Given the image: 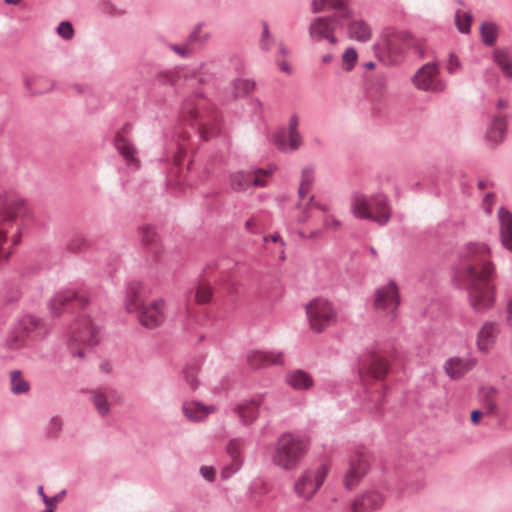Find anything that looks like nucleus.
<instances>
[{"label": "nucleus", "mask_w": 512, "mask_h": 512, "mask_svg": "<svg viewBox=\"0 0 512 512\" xmlns=\"http://www.w3.org/2000/svg\"><path fill=\"white\" fill-rule=\"evenodd\" d=\"M326 10H333L331 15H338L339 18L349 20L353 17V11L348 0H312L311 12L317 14Z\"/></svg>", "instance_id": "nucleus-17"}, {"label": "nucleus", "mask_w": 512, "mask_h": 512, "mask_svg": "<svg viewBox=\"0 0 512 512\" xmlns=\"http://www.w3.org/2000/svg\"><path fill=\"white\" fill-rule=\"evenodd\" d=\"M215 410L216 407L214 405H204L194 401L184 402L182 405L183 414L187 419L193 422L203 421Z\"/></svg>", "instance_id": "nucleus-27"}, {"label": "nucleus", "mask_w": 512, "mask_h": 512, "mask_svg": "<svg viewBox=\"0 0 512 512\" xmlns=\"http://www.w3.org/2000/svg\"><path fill=\"white\" fill-rule=\"evenodd\" d=\"M87 303V299L83 294L76 292L73 289H66L58 292L49 303L51 312L58 316L62 310L69 306L83 307Z\"/></svg>", "instance_id": "nucleus-16"}, {"label": "nucleus", "mask_w": 512, "mask_h": 512, "mask_svg": "<svg viewBox=\"0 0 512 512\" xmlns=\"http://www.w3.org/2000/svg\"><path fill=\"white\" fill-rule=\"evenodd\" d=\"M350 209L356 218L371 220L380 226H385L391 217L388 198L383 193L368 196L354 192L351 196Z\"/></svg>", "instance_id": "nucleus-5"}, {"label": "nucleus", "mask_w": 512, "mask_h": 512, "mask_svg": "<svg viewBox=\"0 0 512 512\" xmlns=\"http://www.w3.org/2000/svg\"><path fill=\"white\" fill-rule=\"evenodd\" d=\"M481 415H482V413L480 410H473L471 412V422L473 424H478L480 421Z\"/></svg>", "instance_id": "nucleus-55"}, {"label": "nucleus", "mask_w": 512, "mask_h": 512, "mask_svg": "<svg viewBox=\"0 0 512 512\" xmlns=\"http://www.w3.org/2000/svg\"><path fill=\"white\" fill-rule=\"evenodd\" d=\"M278 54L281 55V56H286L287 55V49H286V47L284 46L283 43H279V45H278Z\"/></svg>", "instance_id": "nucleus-63"}, {"label": "nucleus", "mask_w": 512, "mask_h": 512, "mask_svg": "<svg viewBox=\"0 0 512 512\" xmlns=\"http://www.w3.org/2000/svg\"><path fill=\"white\" fill-rule=\"evenodd\" d=\"M142 241L149 247L156 242V232L153 227H145L142 231Z\"/></svg>", "instance_id": "nucleus-49"}, {"label": "nucleus", "mask_w": 512, "mask_h": 512, "mask_svg": "<svg viewBox=\"0 0 512 512\" xmlns=\"http://www.w3.org/2000/svg\"><path fill=\"white\" fill-rule=\"evenodd\" d=\"M216 132H214V130H208V128H205L202 132H201V137L203 138V140H207L209 139L210 137H212L213 135H215Z\"/></svg>", "instance_id": "nucleus-57"}, {"label": "nucleus", "mask_w": 512, "mask_h": 512, "mask_svg": "<svg viewBox=\"0 0 512 512\" xmlns=\"http://www.w3.org/2000/svg\"><path fill=\"white\" fill-rule=\"evenodd\" d=\"M314 179H315L314 168L311 166L305 167L301 173L300 185L307 187V188H311V186L314 182Z\"/></svg>", "instance_id": "nucleus-44"}, {"label": "nucleus", "mask_w": 512, "mask_h": 512, "mask_svg": "<svg viewBox=\"0 0 512 512\" xmlns=\"http://www.w3.org/2000/svg\"><path fill=\"white\" fill-rule=\"evenodd\" d=\"M369 469L368 457L363 452H356L349 458V467L345 473L344 485L348 490H352L361 479L366 475Z\"/></svg>", "instance_id": "nucleus-15"}, {"label": "nucleus", "mask_w": 512, "mask_h": 512, "mask_svg": "<svg viewBox=\"0 0 512 512\" xmlns=\"http://www.w3.org/2000/svg\"><path fill=\"white\" fill-rule=\"evenodd\" d=\"M212 292L210 287L206 285H200L196 291V300L198 303H206L211 299Z\"/></svg>", "instance_id": "nucleus-47"}, {"label": "nucleus", "mask_w": 512, "mask_h": 512, "mask_svg": "<svg viewBox=\"0 0 512 512\" xmlns=\"http://www.w3.org/2000/svg\"><path fill=\"white\" fill-rule=\"evenodd\" d=\"M21 323L24 326V330L26 332H31L39 326L40 320L35 316L26 315L22 318Z\"/></svg>", "instance_id": "nucleus-48"}, {"label": "nucleus", "mask_w": 512, "mask_h": 512, "mask_svg": "<svg viewBox=\"0 0 512 512\" xmlns=\"http://www.w3.org/2000/svg\"><path fill=\"white\" fill-rule=\"evenodd\" d=\"M460 68V61L458 57L454 54H450L448 64H447V71L451 74L456 73L458 69Z\"/></svg>", "instance_id": "nucleus-52"}, {"label": "nucleus", "mask_w": 512, "mask_h": 512, "mask_svg": "<svg viewBox=\"0 0 512 512\" xmlns=\"http://www.w3.org/2000/svg\"><path fill=\"white\" fill-rule=\"evenodd\" d=\"M286 382L294 390H307L314 384L313 378L304 370L296 369L286 374Z\"/></svg>", "instance_id": "nucleus-29"}, {"label": "nucleus", "mask_w": 512, "mask_h": 512, "mask_svg": "<svg viewBox=\"0 0 512 512\" xmlns=\"http://www.w3.org/2000/svg\"><path fill=\"white\" fill-rule=\"evenodd\" d=\"M279 67L282 71L286 72V73H290L291 72V68L289 66V64L287 62H282L279 64Z\"/></svg>", "instance_id": "nucleus-62"}, {"label": "nucleus", "mask_w": 512, "mask_h": 512, "mask_svg": "<svg viewBox=\"0 0 512 512\" xmlns=\"http://www.w3.org/2000/svg\"><path fill=\"white\" fill-rule=\"evenodd\" d=\"M306 314L310 328L321 333L337 320V313L330 301L324 298H316L306 305Z\"/></svg>", "instance_id": "nucleus-8"}, {"label": "nucleus", "mask_w": 512, "mask_h": 512, "mask_svg": "<svg viewBox=\"0 0 512 512\" xmlns=\"http://www.w3.org/2000/svg\"><path fill=\"white\" fill-rule=\"evenodd\" d=\"M343 63L345 65V69L347 71H350L354 68L358 55L356 50L353 47H350L346 49V51L343 54Z\"/></svg>", "instance_id": "nucleus-40"}, {"label": "nucleus", "mask_w": 512, "mask_h": 512, "mask_svg": "<svg viewBox=\"0 0 512 512\" xmlns=\"http://www.w3.org/2000/svg\"><path fill=\"white\" fill-rule=\"evenodd\" d=\"M347 25L348 37L352 40L366 43L372 37V29L370 25L363 19H352L345 22Z\"/></svg>", "instance_id": "nucleus-25"}, {"label": "nucleus", "mask_w": 512, "mask_h": 512, "mask_svg": "<svg viewBox=\"0 0 512 512\" xmlns=\"http://www.w3.org/2000/svg\"><path fill=\"white\" fill-rule=\"evenodd\" d=\"M483 78L486 84L491 87H497L499 83V76L494 68H486L483 72Z\"/></svg>", "instance_id": "nucleus-45"}, {"label": "nucleus", "mask_w": 512, "mask_h": 512, "mask_svg": "<svg viewBox=\"0 0 512 512\" xmlns=\"http://www.w3.org/2000/svg\"><path fill=\"white\" fill-rule=\"evenodd\" d=\"M493 62L501 69L504 76L512 80V55L508 48H496L492 53Z\"/></svg>", "instance_id": "nucleus-30"}, {"label": "nucleus", "mask_w": 512, "mask_h": 512, "mask_svg": "<svg viewBox=\"0 0 512 512\" xmlns=\"http://www.w3.org/2000/svg\"><path fill=\"white\" fill-rule=\"evenodd\" d=\"M308 452V441L299 434L283 433L274 445L272 463L283 469H295Z\"/></svg>", "instance_id": "nucleus-4"}, {"label": "nucleus", "mask_w": 512, "mask_h": 512, "mask_svg": "<svg viewBox=\"0 0 512 512\" xmlns=\"http://www.w3.org/2000/svg\"><path fill=\"white\" fill-rule=\"evenodd\" d=\"M341 226V222L333 216H326L323 220V227L326 230L337 231Z\"/></svg>", "instance_id": "nucleus-51"}, {"label": "nucleus", "mask_w": 512, "mask_h": 512, "mask_svg": "<svg viewBox=\"0 0 512 512\" xmlns=\"http://www.w3.org/2000/svg\"><path fill=\"white\" fill-rule=\"evenodd\" d=\"M265 394L257 395L254 398L244 401L234 408L244 425L252 424L259 415V406L263 403Z\"/></svg>", "instance_id": "nucleus-20"}, {"label": "nucleus", "mask_w": 512, "mask_h": 512, "mask_svg": "<svg viewBox=\"0 0 512 512\" xmlns=\"http://www.w3.org/2000/svg\"><path fill=\"white\" fill-rule=\"evenodd\" d=\"M182 117L186 118V114L191 117V119L196 120L198 117V112L195 108L188 105V103H184L182 107Z\"/></svg>", "instance_id": "nucleus-53"}, {"label": "nucleus", "mask_w": 512, "mask_h": 512, "mask_svg": "<svg viewBox=\"0 0 512 512\" xmlns=\"http://www.w3.org/2000/svg\"><path fill=\"white\" fill-rule=\"evenodd\" d=\"M498 334V324L493 321H486L477 333L476 345L478 350L486 353L492 349Z\"/></svg>", "instance_id": "nucleus-22"}, {"label": "nucleus", "mask_w": 512, "mask_h": 512, "mask_svg": "<svg viewBox=\"0 0 512 512\" xmlns=\"http://www.w3.org/2000/svg\"><path fill=\"white\" fill-rule=\"evenodd\" d=\"M475 360L472 358L452 357L444 363V371L451 379H459L473 369Z\"/></svg>", "instance_id": "nucleus-24"}, {"label": "nucleus", "mask_w": 512, "mask_h": 512, "mask_svg": "<svg viewBox=\"0 0 512 512\" xmlns=\"http://www.w3.org/2000/svg\"><path fill=\"white\" fill-rule=\"evenodd\" d=\"M142 284L138 281H131L126 287L125 308L127 312L137 313L139 323L148 329L159 326L165 319L164 301L155 300L147 305L141 302Z\"/></svg>", "instance_id": "nucleus-3"}, {"label": "nucleus", "mask_w": 512, "mask_h": 512, "mask_svg": "<svg viewBox=\"0 0 512 512\" xmlns=\"http://www.w3.org/2000/svg\"><path fill=\"white\" fill-rule=\"evenodd\" d=\"M384 501L382 493L377 489L365 491L362 495L355 498L350 512H364L378 509Z\"/></svg>", "instance_id": "nucleus-19"}, {"label": "nucleus", "mask_w": 512, "mask_h": 512, "mask_svg": "<svg viewBox=\"0 0 512 512\" xmlns=\"http://www.w3.org/2000/svg\"><path fill=\"white\" fill-rule=\"evenodd\" d=\"M309 219V215L307 213V209L304 208V210L302 211V213L298 216L297 218V221L299 223H305L307 220Z\"/></svg>", "instance_id": "nucleus-58"}, {"label": "nucleus", "mask_w": 512, "mask_h": 512, "mask_svg": "<svg viewBox=\"0 0 512 512\" xmlns=\"http://www.w3.org/2000/svg\"><path fill=\"white\" fill-rule=\"evenodd\" d=\"M506 130V117L502 115L494 116L489 123L485 133L486 142H488L491 146H497L501 144L505 139Z\"/></svg>", "instance_id": "nucleus-23"}, {"label": "nucleus", "mask_w": 512, "mask_h": 512, "mask_svg": "<svg viewBox=\"0 0 512 512\" xmlns=\"http://www.w3.org/2000/svg\"><path fill=\"white\" fill-rule=\"evenodd\" d=\"M298 127H299V118H298L297 114H293V115H291V117L289 119L288 132H299Z\"/></svg>", "instance_id": "nucleus-54"}, {"label": "nucleus", "mask_w": 512, "mask_h": 512, "mask_svg": "<svg viewBox=\"0 0 512 512\" xmlns=\"http://www.w3.org/2000/svg\"><path fill=\"white\" fill-rule=\"evenodd\" d=\"M315 203H317V202L315 201V197H314L313 195H311V196L309 197V201L307 202V204H306V207H305V208H306V209H308V208H310V207H314V208H315Z\"/></svg>", "instance_id": "nucleus-64"}, {"label": "nucleus", "mask_w": 512, "mask_h": 512, "mask_svg": "<svg viewBox=\"0 0 512 512\" xmlns=\"http://www.w3.org/2000/svg\"><path fill=\"white\" fill-rule=\"evenodd\" d=\"M509 103L505 99H499L496 103L497 109H506L508 107Z\"/></svg>", "instance_id": "nucleus-60"}, {"label": "nucleus", "mask_w": 512, "mask_h": 512, "mask_svg": "<svg viewBox=\"0 0 512 512\" xmlns=\"http://www.w3.org/2000/svg\"><path fill=\"white\" fill-rule=\"evenodd\" d=\"M309 190L310 188L304 187L302 185L299 186L298 195L301 200L304 199L305 195L308 193Z\"/></svg>", "instance_id": "nucleus-59"}, {"label": "nucleus", "mask_w": 512, "mask_h": 512, "mask_svg": "<svg viewBox=\"0 0 512 512\" xmlns=\"http://www.w3.org/2000/svg\"><path fill=\"white\" fill-rule=\"evenodd\" d=\"M486 407L489 413L493 414L496 411V404L492 401H487Z\"/></svg>", "instance_id": "nucleus-61"}, {"label": "nucleus", "mask_w": 512, "mask_h": 512, "mask_svg": "<svg viewBox=\"0 0 512 512\" xmlns=\"http://www.w3.org/2000/svg\"><path fill=\"white\" fill-rule=\"evenodd\" d=\"M500 226V240L502 245L512 252V213L505 207H500L497 212Z\"/></svg>", "instance_id": "nucleus-26"}, {"label": "nucleus", "mask_w": 512, "mask_h": 512, "mask_svg": "<svg viewBox=\"0 0 512 512\" xmlns=\"http://www.w3.org/2000/svg\"><path fill=\"white\" fill-rule=\"evenodd\" d=\"M92 401L101 416H107L110 412V405L107 396L101 391L92 392Z\"/></svg>", "instance_id": "nucleus-36"}, {"label": "nucleus", "mask_w": 512, "mask_h": 512, "mask_svg": "<svg viewBox=\"0 0 512 512\" xmlns=\"http://www.w3.org/2000/svg\"><path fill=\"white\" fill-rule=\"evenodd\" d=\"M273 171L274 168L234 172L230 175L231 187L237 191H245L251 186L264 187L266 186V180L263 176H269Z\"/></svg>", "instance_id": "nucleus-14"}, {"label": "nucleus", "mask_w": 512, "mask_h": 512, "mask_svg": "<svg viewBox=\"0 0 512 512\" xmlns=\"http://www.w3.org/2000/svg\"><path fill=\"white\" fill-rule=\"evenodd\" d=\"M198 369H199L198 365L193 364L192 366L187 367L183 371L185 381L190 386V388L193 390L196 389L199 384L198 378H197Z\"/></svg>", "instance_id": "nucleus-39"}, {"label": "nucleus", "mask_w": 512, "mask_h": 512, "mask_svg": "<svg viewBox=\"0 0 512 512\" xmlns=\"http://www.w3.org/2000/svg\"><path fill=\"white\" fill-rule=\"evenodd\" d=\"M388 371V365L382 356L373 354L369 359V363L359 369V377L364 385L367 378L382 379Z\"/></svg>", "instance_id": "nucleus-21"}, {"label": "nucleus", "mask_w": 512, "mask_h": 512, "mask_svg": "<svg viewBox=\"0 0 512 512\" xmlns=\"http://www.w3.org/2000/svg\"><path fill=\"white\" fill-rule=\"evenodd\" d=\"M399 305L400 296L395 281L390 280L387 284L376 289L374 308L378 314L386 316L389 321H394L398 316Z\"/></svg>", "instance_id": "nucleus-10"}, {"label": "nucleus", "mask_w": 512, "mask_h": 512, "mask_svg": "<svg viewBox=\"0 0 512 512\" xmlns=\"http://www.w3.org/2000/svg\"><path fill=\"white\" fill-rule=\"evenodd\" d=\"M255 82L251 79H237L235 81V89L238 94H248L253 91Z\"/></svg>", "instance_id": "nucleus-41"}, {"label": "nucleus", "mask_w": 512, "mask_h": 512, "mask_svg": "<svg viewBox=\"0 0 512 512\" xmlns=\"http://www.w3.org/2000/svg\"><path fill=\"white\" fill-rule=\"evenodd\" d=\"M248 444L249 441L245 438H233L229 440L226 445V453L230 458V462L221 469L220 476L223 480L230 479L242 468L244 463V451Z\"/></svg>", "instance_id": "nucleus-13"}, {"label": "nucleus", "mask_w": 512, "mask_h": 512, "mask_svg": "<svg viewBox=\"0 0 512 512\" xmlns=\"http://www.w3.org/2000/svg\"><path fill=\"white\" fill-rule=\"evenodd\" d=\"M10 390L13 394L19 395L29 391L30 385L23 378L20 370H12L10 372Z\"/></svg>", "instance_id": "nucleus-33"}, {"label": "nucleus", "mask_w": 512, "mask_h": 512, "mask_svg": "<svg viewBox=\"0 0 512 512\" xmlns=\"http://www.w3.org/2000/svg\"><path fill=\"white\" fill-rule=\"evenodd\" d=\"M202 28V23L196 24L185 40L194 50L196 48H203L211 38V34L203 32Z\"/></svg>", "instance_id": "nucleus-32"}, {"label": "nucleus", "mask_w": 512, "mask_h": 512, "mask_svg": "<svg viewBox=\"0 0 512 512\" xmlns=\"http://www.w3.org/2000/svg\"><path fill=\"white\" fill-rule=\"evenodd\" d=\"M101 338V326L87 315L77 318L71 328L69 349L74 357H84V346H95Z\"/></svg>", "instance_id": "nucleus-7"}, {"label": "nucleus", "mask_w": 512, "mask_h": 512, "mask_svg": "<svg viewBox=\"0 0 512 512\" xmlns=\"http://www.w3.org/2000/svg\"><path fill=\"white\" fill-rule=\"evenodd\" d=\"M289 137V143L286 145L285 143H279L277 141V144L281 150H289V151H295L297 150L301 144H302V136L299 132H288Z\"/></svg>", "instance_id": "nucleus-38"}, {"label": "nucleus", "mask_w": 512, "mask_h": 512, "mask_svg": "<svg viewBox=\"0 0 512 512\" xmlns=\"http://www.w3.org/2000/svg\"><path fill=\"white\" fill-rule=\"evenodd\" d=\"M34 221V216L26 202L18 197L0 196V259H7L8 241L17 245L23 229L28 228Z\"/></svg>", "instance_id": "nucleus-2"}, {"label": "nucleus", "mask_w": 512, "mask_h": 512, "mask_svg": "<svg viewBox=\"0 0 512 512\" xmlns=\"http://www.w3.org/2000/svg\"><path fill=\"white\" fill-rule=\"evenodd\" d=\"M276 40L272 36L269 30V26L266 22L262 23V32L259 38V49L265 53L272 50L275 46Z\"/></svg>", "instance_id": "nucleus-35"}, {"label": "nucleus", "mask_w": 512, "mask_h": 512, "mask_svg": "<svg viewBox=\"0 0 512 512\" xmlns=\"http://www.w3.org/2000/svg\"><path fill=\"white\" fill-rule=\"evenodd\" d=\"M497 277L488 245L470 242L460 248L453 281L467 291L469 305L476 313H485L493 307Z\"/></svg>", "instance_id": "nucleus-1"}, {"label": "nucleus", "mask_w": 512, "mask_h": 512, "mask_svg": "<svg viewBox=\"0 0 512 512\" xmlns=\"http://www.w3.org/2000/svg\"><path fill=\"white\" fill-rule=\"evenodd\" d=\"M472 14L457 10L455 12V25L460 33L469 34L471 31Z\"/></svg>", "instance_id": "nucleus-34"}, {"label": "nucleus", "mask_w": 512, "mask_h": 512, "mask_svg": "<svg viewBox=\"0 0 512 512\" xmlns=\"http://www.w3.org/2000/svg\"><path fill=\"white\" fill-rule=\"evenodd\" d=\"M37 493L41 497L42 501L46 505V508L43 512H54L56 505H55V498H50L44 493L43 486H38Z\"/></svg>", "instance_id": "nucleus-46"}, {"label": "nucleus", "mask_w": 512, "mask_h": 512, "mask_svg": "<svg viewBox=\"0 0 512 512\" xmlns=\"http://www.w3.org/2000/svg\"><path fill=\"white\" fill-rule=\"evenodd\" d=\"M347 19L339 18L338 15L318 16L311 20L308 26L309 38L312 42L328 41L330 44H337L335 32L345 26Z\"/></svg>", "instance_id": "nucleus-9"}, {"label": "nucleus", "mask_w": 512, "mask_h": 512, "mask_svg": "<svg viewBox=\"0 0 512 512\" xmlns=\"http://www.w3.org/2000/svg\"><path fill=\"white\" fill-rule=\"evenodd\" d=\"M414 86L425 92L440 93L446 89V83L439 77L438 65L434 62L420 67L412 77Z\"/></svg>", "instance_id": "nucleus-11"}, {"label": "nucleus", "mask_w": 512, "mask_h": 512, "mask_svg": "<svg viewBox=\"0 0 512 512\" xmlns=\"http://www.w3.org/2000/svg\"><path fill=\"white\" fill-rule=\"evenodd\" d=\"M199 473L203 479L212 483L215 481L216 473L215 469L212 466L203 465L199 469Z\"/></svg>", "instance_id": "nucleus-50"}, {"label": "nucleus", "mask_w": 512, "mask_h": 512, "mask_svg": "<svg viewBox=\"0 0 512 512\" xmlns=\"http://www.w3.org/2000/svg\"><path fill=\"white\" fill-rule=\"evenodd\" d=\"M57 34L64 40H70L74 36V28L68 21H62L57 27Z\"/></svg>", "instance_id": "nucleus-42"}, {"label": "nucleus", "mask_w": 512, "mask_h": 512, "mask_svg": "<svg viewBox=\"0 0 512 512\" xmlns=\"http://www.w3.org/2000/svg\"><path fill=\"white\" fill-rule=\"evenodd\" d=\"M414 45V39L410 33L387 27L381 32L374 47L382 57H386L389 63L398 64L402 61L405 52Z\"/></svg>", "instance_id": "nucleus-6"}, {"label": "nucleus", "mask_w": 512, "mask_h": 512, "mask_svg": "<svg viewBox=\"0 0 512 512\" xmlns=\"http://www.w3.org/2000/svg\"><path fill=\"white\" fill-rule=\"evenodd\" d=\"M168 47L182 59H189L195 53L193 47H191L186 41L181 44H169Z\"/></svg>", "instance_id": "nucleus-37"}, {"label": "nucleus", "mask_w": 512, "mask_h": 512, "mask_svg": "<svg viewBox=\"0 0 512 512\" xmlns=\"http://www.w3.org/2000/svg\"><path fill=\"white\" fill-rule=\"evenodd\" d=\"M97 9L100 13L110 16L119 14L118 8L109 0H101L97 4Z\"/></svg>", "instance_id": "nucleus-43"}, {"label": "nucleus", "mask_w": 512, "mask_h": 512, "mask_svg": "<svg viewBox=\"0 0 512 512\" xmlns=\"http://www.w3.org/2000/svg\"><path fill=\"white\" fill-rule=\"evenodd\" d=\"M247 361L251 368L260 369L271 365H283L284 359L282 352L253 350L247 355Z\"/></svg>", "instance_id": "nucleus-18"}, {"label": "nucleus", "mask_w": 512, "mask_h": 512, "mask_svg": "<svg viewBox=\"0 0 512 512\" xmlns=\"http://www.w3.org/2000/svg\"><path fill=\"white\" fill-rule=\"evenodd\" d=\"M480 37L483 45L493 47L498 39L499 26L492 21H484L480 25Z\"/></svg>", "instance_id": "nucleus-31"}, {"label": "nucleus", "mask_w": 512, "mask_h": 512, "mask_svg": "<svg viewBox=\"0 0 512 512\" xmlns=\"http://www.w3.org/2000/svg\"><path fill=\"white\" fill-rule=\"evenodd\" d=\"M327 473L328 467L326 464H321L315 469H307L296 481L295 492L303 499H310L323 484Z\"/></svg>", "instance_id": "nucleus-12"}, {"label": "nucleus", "mask_w": 512, "mask_h": 512, "mask_svg": "<svg viewBox=\"0 0 512 512\" xmlns=\"http://www.w3.org/2000/svg\"><path fill=\"white\" fill-rule=\"evenodd\" d=\"M507 322L512 327V299L507 305Z\"/></svg>", "instance_id": "nucleus-56"}, {"label": "nucleus", "mask_w": 512, "mask_h": 512, "mask_svg": "<svg viewBox=\"0 0 512 512\" xmlns=\"http://www.w3.org/2000/svg\"><path fill=\"white\" fill-rule=\"evenodd\" d=\"M114 145L123 159L134 168H139V160L136 157V148L127 139L117 134L114 140Z\"/></svg>", "instance_id": "nucleus-28"}]
</instances>
